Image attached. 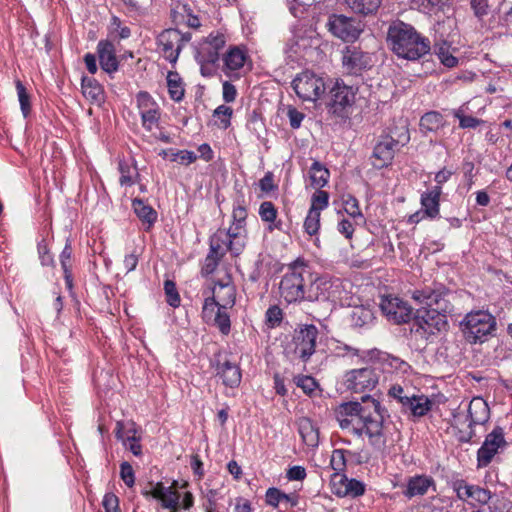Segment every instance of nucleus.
Returning a JSON list of instances; mask_svg holds the SVG:
<instances>
[{
    "mask_svg": "<svg viewBox=\"0 0 512 512\" xmlns=\"http://www.w3.org/2000/svg\"><path fill=\"white\" fill-rule=\"evenodd\" d=\"M363 403L350 401L341 403L336 411L339 426L349 433L367 439L377 452L384 453L395 442L396 427L389 419L386 409L369 394L361 397Z\"/></svg>",
    "mask_w": 512,
    "mask_h": 512,
    "instance_id": "nucleus-1",
    "label": "nucleus"
},
{
    "mask_svg": "<svg viewBox=\"0 0 512 512\" xmlns=\"http://www.w3.org/2000/svg\"><path fill=\"white\" fill-rule=\"evenodd\" d=\"M370 359H377L372 365L353 369L344 376V384L348 390L354 393H366L372 391L379 382L381 370L392 372L393 370L405 371L408 366L406 362L393 357L378 349L366 351Z\"/></svg>",
    "mask_w": 512,
    "mask_h": 512,
    "instance_id": "nucleus-2",
    "label": "nucleus"
},
{
    "mask_svg": "<svg viewBox=\"0 0 512 512\" xmlns=\"http://www.w3.org/2000/svg\"><path fill=\"white\" fill-rule=\"evenodd\" d=\"M350 283L329 274H314L308 285V302L349 305Z\"/></svg>",
    "mask_w": 512,
    "mask_h": 512,
    "instance_id": "nucleus-3",
    "label": "nucleus"
},
{
    "mask_svg": "<svg viewBox=\"0 0 512 512\" xmlns=\"http://www.w3.org/2000/svg\"><path fill=\"white\" fill-rule=\"evenodd\" d=\"M313 276L310 265L303 259L290 263L280 282L281 297L287 303L307 301L308 286Z\"/></svg>",
    "mask_w": 512,
    "mask_h": 512,
    "instance_id": "nucleus-4",
    "label": "nucleus"
},
{
    "mask_svg": "<svg viewBox=\"0 0 512 512\" xmlns=\"http://www.w3.org/2000/svg\"><path fill=\"white\" fill-rule=\"evenodd\" d=\"M496 327V318L487 310L471 311L460 322L464 338L472 344L485 342L495 334Z\"/></svg>",
    "mask_w": 512,
    "mask_h": 512,
    "instance_id": "nucleus-5",
    "label": "nucleus"
},
{
    "mask_svg": "<svg viewBox=\"0 0 512 512\" xmlns=\"http://www.w3.org/2000/svg\"><path fill=\"white\" fill-rule=\"evenodd\" d=\"M357 93V86L348 85L343 79H336L328 93V113L340 121L349 119Z\"/></svg>",
    "mask_w": 512,
    "mask_h": 512,
    "instance_id": "nucleus-6",
    "label": "nucleus"
},
{
    "mask_svg": "<svg viewBox=\"0 0 512 512\" xmlns=\"http://www.w3.org/2000/svg\"><path fill=\"white\" fill-rule=\"evenodd\" d=\"M386 41L399 58L406 60H418L430 51V40L420 34H387Z\"/></svg>",
    "mask_w": 512,
    "mask_h": 512,
    "instance_id": "nucleus-7",
    "label": "nucleus"
},
{
    "mask_svg": "<svg viewBox=\"0 0 512 512\" xmlns=\"http://www.w3.org/2000/svg\"><path fill=\"white\" fill-rule=\"evenodd\" d=\"M446 314L439 310H427L426 307H421L417 309L412 331L428 340L430 336L446 330L448 325Z\"/></svg>",
    "mask_w": 512,
    "mask_h": 512,
    "instance_id": "nucleus-8",
    "label": "nucleus"
},
{
    "mask_svg": "<svg viewBox=\"0 0 512 512\" xmlns=\"http://www.w3.org/2000/svg\"><path fill=\"white\" fill-rule=\"evenodd\" d=\"M291 85L296 95L303 101L315 102L326 91L324 79L310 70L297 74Z\"/></svg>",
    "mask_w": 512,
    "mask_h": 512,
    "instance_id": "nucleus-9",
    "label": "nucleus"
},
{
    "mask_svg": "<svg viewBox=\"0 0 512 512\" xmlns=\"http://www.w3.org/2000/svg\"><path fill=\"white\" fill-rule=\"evenodd\" d=\"M449 290L440 283L427 286L413 292V299L419 304L426 306L427 310H439L442 313H449L452 310L447 297Z\"/></svg>",
    "mask_w": 512,
    "mask_h": 512,
    "instance_id": "nucleus-10",
    "label": "nucleus"
},
{
    "mask_svg": "<svg viewBox=\"0 0 512 512\" xmlns=\"http://www.w3.org/2000/svg\"><path fill=\"white\" fill-rule=\"evenodd\" d=\"M318 335L319 330L313 324L302 325L294 331L292 339L293 353L302 362L306 363L315 353Z\"/></svg>",
    "mask_w": 512,
    "mask_h": 512,
    "instance_id": "nucleus-11",
    "label": "nucleus"
},
{
    "mask_svg": "<svg viewBox=\"0 0 512 512\" xmlns=\"http://www.w3.org/2000/svg\"><path fill=\"white\" fill-rule=\"evenodd\" d=\"M245 247L244 237L231 233L228 229L217 230L209 240V251L220 256L230 252L233 256L241 254Z\"/></svg>",
    "mask_w": 512,
    "mask_h": 512,
    "instance_id": "nucleus-12",
    "label": "nucleus"
},
{
    "mask_svg": "<svg viewBox=\"0 0 512 512\" xmlns=\"http://www.w3.org/2000/svg\"><path fill=\"white\" fill-rule=\"evenodd\" d=\"M506 445L503 428L500 426L494 427V429L486 435L484 442L477 450V467H487L494 456L500 451H503Z\"/></svg>",
    "mask_w": 512,
    "mask_h": 512,
    "instance_id": "nucleus-13",
    "label": "nucleus"
},
{
    "mask_svg": "<svg viewBox=\"0 0 512 512\" xmlns=\"http://www.w3.org/2000/svg\"><path fill=\"white\" fill-rule=\"evenodd\" d=\"M450 486L459 500L468 502L471 505L475 503L486 505L492 497V493L488 489L469 484L466 480L459 477L453 478L450 481Z\"/></svg>",
    "mask_w": 512,
    "mask_h": 512,
    "instance_id": "nucleus-14",
    "label": "nucleus"
},
{
    "mask_svg": "<svg viewBox=\"0 0 512 512\" xmlns=\"http://www.w3.org/2000/svg\"><path fill=\"white\" fill-rule=\"evenodd\" d=\"M224 34H209L197 45L195 60L198 64H216L219 60L220 50L225 45Z\"/></svg>",
    "mask_w": 512,
    "mask_h": 512,
    "instance_id": "nucleus-15",
    "label": "nucleus"
},
{
    "mask_svg": "<svg viewBox=\"0 0 512 512\" xmlns=\"http://www.w3.org/2000/svg\"><path fill=\"white\" fill-rule=\"evenodd\" d=\"M371 55L363 52L359 47L346 46L342 50V66L350 75H361L372 67Z\"/></svg>",
    "mask_w": 512,
    "mask_h": 512,
    "instance_id": "nucleus-16",
    "label": "nucleus"
},
{
    "mask_svg": "<svg viewBox=\"0 0 512 512\" xmlns=\"http://www.w3.org/2000/svg\"><path fill=\"white\" fill-rule=\"evenodd\" d=\"M380 309L386 318L395 324L407 323L412 317V308L409 304L396 296H383Z\"/></svg>",
    "mask_w": 512,
    "mask_h": 512,
    "instance_id": "nucleus-17",
    "label": "nucleus"
},
{
    "mask_svg": "<svg viewBox=\"0 0 512 512\" xmlns=\"http://www.w3.org/2000/svg\"><path fill=\"white\" fill-rule=\"evenodd\" d=\"M137 108L145 130L151 131L160 120V108L154 98L146 91H140L136 95Z\"/></svg>",
    "mask_w": 512,
    "mask_h": 512,
    "instance_id": "nucleus-18",
    "label": "nucleus"
},
{
    "mask_svg": "<svg viewBox=\"0 0 512 512\" xmlns=\"http://www.w3.org/2000/svg\"><path fill=\"white\" fill-rule=\"evenodd\" d=\"M211 366L216 371L222 384L229 388H236L242 380V372L238 363L231 361L226 356L218 355L212 361Z\"/></svg>",
    "mask_w": 512,
    "mask_h": 512,
    "instance_id": "nucleus-19",
    "label": "nucleus"
},
{
    "mask_svg": "<svg viewBox=\"0 0 512 512\" xmlns=\"http://www.w3.org/2000/svg\"><path fill=\"white\" fill-rule=\"evenodd\" d=\"M332 491L339 497L356 498L365 493V484L355 478H348L346 475L335 474L332 479Z\"/></svg>",
    "mask_w": 512,
    "mask_h": 512,
    "instance_id": "nucleus-20",
    "label": "nucleus"
},
{
    "mask_svg": "<svg viewBox=\"0 0 512 512\" xmlns=\"http://www.w3.org/2000/svg\"><path fill=\"white\" fill-rule=\"evenodd\" d=\"M402 494L407 499L421 497L427 494L430 488L436 491L435 480L425 474L414 475L407 479L406 484L402 486Z\"/></svg>",
    "mask_w": 512,
    "mask_h": 512,
    "instance_id": "nucleus-21",
    "label": "nucleus"
},
{
    "mask_svg": "<svg viewBox=\"0 0 512 512\" xmlns=\"http://www.w3.org/2000/svg\"><path fill=\"white\" fill-rule=\"evenodd\" d=\"M395 145L390 140L380 136L371 156L372 166L376 169H382L391 165L396 151L400 149Z\"/></svg>",
    "mask_w": 512,
    "mask_h": 512,
    "instance_id": "nucleus-22",
    "label": "nucleus"
},
{
    "mask_svg": "<svg viewBox=\"0 0 512 512\" xmlns=\"http://www.w3.org/2000/svg\"><path fill=\"white\" fill-rule=\"evenodd\" d=\"M434 405L433 400L424 394L411 393L409 398L404 399L402 411L410 414L413 418H421L427 415Z\"/></svg>",
    "mask_w": 512,
    "mask_h": 512,
    "instance_id": "nucleus-23",
    "label": "nucleus"
},
{
    "mask_svg": "<svg viewBox=\"0 0 512 512\" xmlns=\"http://www.w3.org/2000/svg\"><path fill=\"white\" fill-rule=\"evenodd\" d=\"M97 56L100 67L108 74L115 73L119 68L115 46L108 40H101L97 44Z\"/></svg>",
    "mask_w": 512,
    "mask_h": 512,
    "instance_id": "nucleus-24",
    "label": "nucleus"
},
{
    "mask_svg": "<svg viewBox=\"0 0 512 512\" xmlns=\"http://www.w3.org/2000/svg\"><path fill=\"white\" fill-rule=\"evenodd\" d=\"M375 320L374 311L363 305L354 307L350 314L351 327L360 333L371 329Z\"/></svg>",
    "mask_w": 512,
    "mask_h": 512,
    "instance_id": "nucleus-25",
    "label": "nucleus"
},
{
    "mask_svg": "<svg viewBox=\"0 0 512 512\" xmlns=\"http://www.w3.org/2000/svg\"><path fill=\"white\" fill-rule=\"evenodd\" d=\"M249 60L248 49L244 45L229 47L223 57L226 74L242 69Z\"/></svg>",
    "mask_w": 512,
    "mask_h": 512,
    "instance_id": "nucleus-26",
    "label": "nucleus"
},
{
    "mask_svg": "<svg viewBox=\"0 0 512 512\" xmlns=\"http://www.w3.org/2000/svg\"><path fill=\"white\" fill-rule=\"evenodd\" d=\"M411 7L427 15H435L438 17L437 22L440 23L442 12L444 15L452 12L449 0H410Z\"/></svg>",
    "mask_w": 512,
    "mask_h": 512,
    "instance_id": "nucleus-27",
    "label": "nucleus"
},
{
    "mask_svg": "<svg viewBox=\"0 0 512 512\" xmlns=\"http://www.w3.org/2000/svg\"><path fill=\"white\" fill-rule=\"evenodd\" d=\"M469 427L485 424L490 418V409L487 402L481 397H474L468 405Z\"/></svg>",
    "mask_w": 512,
    "mask_h": 512,
    "instance_id": "nucleus-28",
    "label": "nucleus"
},
{
    "mask_svg": "<svg viewBox=\"0 0 512 512\" xmlns=\"http://www.w3.org/2000/svg\"><path fill=\"white\" fill-rule=\"evenodd\" d=\"M441 194L440 186H434L421 194V206L424 216L430 219L439 217Z\"/></svg>",
    "mask_w": 512,
    "mask_h": 512,
    "instance_id": "nucleus-29",
    "label": "nucleus"
},
{
    "mask_svg": "<svg viewBox=\"0 0 512 512\" xmlns=\"http://www.w3.org/2000/svg\"><path fill=\"white\" fill-rule=\"evenodd\" d=\"M381 136L396 144L395 146L398 148L403 147L410 141L408 124L405 120L393 123L388 127L387 132Z\"/></svg>",
    "mask_w": 512,
    "mask_h": 512,
    "instance_id": "nucleus-30",
    "label": "nucleus"
},
{
    "mask_svg": "<svg viewBox=\"0 0 512 512\" xmlns=\"http://www.w3.org/2000/svg\"><path fill=\"white\" fill-rule=\"evenodd\" d=\"M258 213L261 220L268 224L267 229L269 232L273 230L285 231L283 222L277 219L278 210L271 201L262 202Z\"/></svg>",
    "mask_w": 512,
    "mask_h": 512,
    "instance_id": "nucleus-31",
    "label": "nucleus"
},
{
    "mask_svg": "<svg viewBox=\"0 0 512 512\" xmlns=\"http://www.w3.org/2000/svg\"><path fill=\"white\" fill-rule=\"evenodd\" d=\"M355 19L342 14H332L326 23L329 32H362V29L355 27Z\"/></svg>",
    "mask_w": 512,
    "mask_h": 512,
    "instance_id": "nucleus-32",
    "label": "nucleus"
},
{
    "mask_svg": "<svg viewBox=\"0 0 512 512\" xmlns=\"http://www.w3.org/2000/svg\"><path fill=\"white\" fill-rule=\"evenodd\" d=\"M246 218H247V209L243 205V201H237L233 206L232 212V225L228 228V230L237 236H242L244 239L246 238Z\"/></svg>",
    "mask_w": 512,
    "mask_h": 512,
    "instance_id": "nucleus-33",
    "label": "nucleus"
},
{
    "mask_svg": "<svg viewBox=\"0 0 512 512\" xmlns=\"http://www.w3.org/2000/svg\"><path fill=\"white\" fill-rule=\"evenodd\" d=\"M83 95L86 99L100 103L104 99V91L101 84L94 78L84 76L81 80Z\"/></svg>",
    "mask_w": 512,
    "mask_h": 512,
    "instance_id": "nucleus-34",
    "label": "nucleus"
},
{
    "mask_svg": "<svg viewBox=\"0 0 512 512\" xmlns=\"http://www.w3.org/2000/svg\"><path fill=\"white\" fill-rule=\"evenodd\" d=\"M299 434L303 442L309 447H316L319 443L318 429L308 418H303L299 422Z\"/></svg>",
    "mask_w": 512,
    "mask_h": 512,
    "instance_id": "nucleus-35",
    "label": "nucleus"
},
{
    "mask_svg": "<svg viewBox=\"0 0 512 512\" xmlns=\"http://www.w3.org/2000/svg\"><path fill=\"white\" fill-rule=\"evenodd\" d=\"M132 207L137 217L150 228L157 220V212L142 199L135 198L132 201Z\"/></svg>",
    "mask_w": 512,
    "mask_h": 512,
    "instance_id": "nucleus-36",
    "label": "nucleus"
},
{
    "mask_svg": "<svg viewBox=\"0 0 512 512\" xmlns=\"http://www.w3.org/2000/svg\"><path fill=\"white\" fill-rule=\"evenodd\" d=\"M444 126V117L437 111H430L425 113L419 123L420 131L423 134L428 132H435Z\"/></svg>",
    "mask_w": 512,
    "mask_h": 512,
    "instance_id": "nucleus-37",
    "label": "nucleus"
},
{
    "mask_svg": "<svg viewBox=\"0 0 512 512\" xmlns=\"http://www.w3.org/2000/svg\"><path fill=\"white\" fill-rule=\"evenodd\" d=\"M167 86L169 96L173 101L180 102L183 100L185 90L182 83V79L177 72H168Z\"/></svg>",
    "mask_w": 512,
    "mask_h": 512,
    "instance_id": "nucleus-38",
    "label": "nucleus"
},
{
    "mask_svg": "<svg viewBox=\"0 0 512 512\" xmlns=\"http://www.w3.org/2000/svg\"><path fill=\"white\" fill-rule=\"evenodd\" d=\"M313 39L308 34H293L289 41V50L295 56L303 57L306 50L312 47Z\"/></svg>",
    "mask_w": 512,
    "mask_h": 512,
    "instance_id": "nucleus-39",
    "label": "nucleus"
},
{
    "mask_svg": "<svg viewBox=\"0 0 512 512\" xmlns=\"http://www.w3.org/2000/svg\"><path fill=\"white\" fill-rule=\"evenodd\" d=\"M310 181L313 187H324L329 179L330 173L320 162L314 161L309 170Z\"/></svg>",
    "mask_w": 512,
    "mask_h": 512,
    "instance_id": "nucleus-40",
    "label": "nucleus"
},
{
    "mask_svg": "<svg viewBox=\"0 0 512 512\" xmlns=\"http://www.w3.org/2000/svg\"><path fill=\"white\" fill-rule=\"evenodd\" d=\"M345 3L355 13L368 15L378 9L381 0H345Z\"/></svg>",
    "mask_w": 512,
    "mask_h": 512,
    "instance_id": "nucleus-41",
    "label": "nucleus"
},
{
    "mask_svg": "<svg viewBox=\"0 0 512 512\" xmlns=\"http://www.w3.org/2000/svg\"><path fill=\"white\" fill-rule=\"evenodd\" d=\"M71 257H72V247L70 242L67 240L61 254H60V263L64 272V277L66 283L69 287L72 285V273H71Z\"/></svg>",
    "mask_w": 512,
    "mask_h": 512,
    "instance_id": "nucleus-42",
    "label": "nucleus"
},
{
    "mask_svg": "<svg viewBox=\"0 0 512 512\" xmlns=\"http://www.w3.org/2000/svg\"><path fill=\"white\" fill-rule=\"evenodd\" d=\"M452 114L459 120V127L462 129H475L481 124H484V120L482 119L465 115L462 107L453 110Z\"/></svg>",
    "mask_w": 512,
    "mask_h": 512,
    "instance_id": "nucleus-43",
    "label": "nucleus"
},
{
    "mask_svg": "<svg viewBox=\"0 0 512 512\" xmlns=\"http://www.w3.org/2000/svg\"><path fill=\"white\" fill-rule=\"evenodd\" d=\"M227 308L228 307H226V305L219 306L214 317V323L223 335H228L231 330V321L230 316L226 311Z\"/></svg>",
    "mask_w": 512,
    "mask_h": 512,
    "instance_id": "nucleus-44",
    "label": "nucleus"
},
{
    "mask_svg": "<svg viewBox=\"0 0 512 512\" xmlns=\"http://www.w3.org/2000/svg\"><path fill=\"white\" fill-rule=\"evenodd\" d=\"M18 100L20 104L21 112L24 118H27L31 113L30 95L28 94L25 86L20 80L15 82Z\"/></svg>",
    "mask_w": 512,
    "mask_h": 512,
    "instance_id": "nucleus-45",
    "label": "nucleus"
},
{
    "mask_svg": "<svg viewBox=\"0 0 512 512\" xmlns=\"http://www.w3.org/2000/svg\"><path fill=\"white\" fill-rule=\"evenodd\" d=\"M128 432H133L124 442L122 443L123 446L131 451V453L139 457L142 455V446L140 444V437L136 436V428L135 424L131 423V428L128 430Z\"/></svg>",
    "mask_w": 512,
    "mask_h": 512,
    "instance_id": "nucleus-46",
    "label": "nucleus"
},
{
    "mask_svg": "<svg viewBox=\"0 0 512 512\" xmlns=\"http://www.w3.org/2000/svg\"><path fill=\"white\" fill-rule=\"evenodd\" d=\"M295 385L303 390L307 395H311L318 388L316 380L309 375H296L293 379Z\"/></svg>",
    "mask_w": 512,
    "mask_h": 512,
    "instance_id": "nucleus-47",
    "label": "nucleus"
},
{
    "mask_svg": "<svg viewBox=\"0 0 512 512\" xmlns=\"http://www.w3.org/2000/svg\"><path fill=\"white\" fill-rule=\"evenodd\" d=\"M320 228V213L316 209H309L304 221V230L310 236L317 234Z\"/></svg>",
    "mask_w": 512,
    "mask_h": 512,
    "instance_id": "nucleus-48",
    "label": "nucleus"
},
{
    "mask_svg": "<svg viewBox=\"0 0 512 512\" xmlns=\"http://www.w3.org/2000/svg\"><path fill=\"white\" fill-rule=\"evenodd\" d=\"M164 291L167 303L173 308L179 307L181 302L180 295L177 291L176 284L172 280H166L164 282Z\"/></svg>",
    "mask_w": 512,
    "mask_h": 512,
    "instance_id": "nucleus-49",
    "label": "nucleus"
},
{
    "mask_svg": "<svg viewBox=\"0 0 512 512\" xmlns=\"http://www.w3.org/2000/svg\"><path fill=\"white\" fill-rule=\"evenodd\" d=\"M283 319V311L277 306H270L265 313V321L268 327L275 328L279 326Z\"/></svg>",
    "mask_w": 512,
    "mask_h": 512,
    "instance_id": "nucleus-50",
    "label": "nucleus"
},
{
    "mask_svg": "<svg viewBox=\"0 0 512 512\" xmlns=\"http://www.w3.org/2000/svg\"><path fill=\"white\" fill-rule=\"evenodd\" d=\"M179 500L180 494L172 487H168L160 501L163 508L176 510L179 506Z\"/></svg>",
    "mask_w": 512,
    "mask_h": 512,
    "instance_id": "nucleus-51",
    "label": "nucleus"
},
{
    "mask_svg": "<svg viewBox=\"0 0 512 512\" xmlns=\"http://www.w3.org/2000/svg\"><path fill=\"white\" fill-rule=\"evenodd\" d=\"M350 453L344 449H335L332 452L330 465L331 468L336 472L335 474H339L340 471H343L346 467V457L345 454Z\"/></svg>",
    "mask_w": 512,
    "mask_h": 512,
    "instance_id": "nucleus-52",
    "label": "nucleus"
},
{
    "mask_svg": "<svg viewBox=\"0 0 512 512\" xmlns=\"http://www.w3.org/2000/svg\"><path fill=\"white\" fill-rule=\"evenodd\" d=\"M343 209L353 219L363 218V214L359 208L358 200L352 195H348L343 200Z\"/></svg>",
    "mask_w": 512,
    "mask_h": 512,
    "instance_id": "nucleus-53",
    "label": "nucleus"
},
{
    "mask_svg": "<svg viewBox=\"0 0 512 512\" xmlns=\"http://www.w3.org/2000/svg\"><path fill=\"white\" fill-rule=\"evenodd\" d=\"M216 292V287L213 289V294ZM222 303L220 301H217L215 298V295L206 297L203 304L202 309V316L205 320L211 319L214 313L215 308L218 309L219 306H221Z\"/></svg>",
    "mask_w": 512,
    "mask_h": 512,
    "instance_id": "nucleus-54",
    "label": "nucleus"
},
{
    "mask_svg": "<svg viewBox=\"0 0 512 512\" xmlns=\"http://www.w3.org/2000/svg\"><path fill=\"white\" fill-rule=\"evenodd\" d=\"M329 204V195L326 191L318 190L312 196V204L310 209H316L320 213L321 210L325 209Z\"/></svg>",
    "mask_w": 512,
    "mask_h": 512,
    "instance_id": "nucleus-55",
    "label": "nucleus"
},
{
    "mask_svg": "<svg viewBox=\"0 0 512 512\" xmlns=\"http://www.w3.org/2000/svg\"><path fill=\"white\" fill-rule=\"evenodd\" d=\"M120 478L128 487L135 484V473L130 463L124 461L120 465Z\"/></svg>",
    "mask_w": 512,
    "mask_h": 512,
    "instance_id": "nucleus-56",
    "label": "nucleus"
},
{
    "mask_svg": "<svg viewBox=\"0 0 512 512\" xmlns=\"http://www.w3.org/2000/svg\"><path fill=\"white\" fill-rule=\"evenodd\" d=\"M219 290L224 292L225 297L220 298V301H222V305H226V307H232L235 304V288L233 285L230 284H222L218 283Z\"/></svg>",
    "mask_w": 512,
    "mask_h": 512,
    "instance_id": "nucleus-57",
    "label": "nucleus"
},
{
    "mask_svg": "<svg viewBox=\"0 0 512 512\" xmlns=\"http://www.w3.org/2000/svg\"><path fill=\"white\" fill-rule=\"evenodd\" d=\"M222 258L223 256L216 255L209 251L205 258L202 271L207 275L214 273Z\"/></svg>",
    "mask_w": 512,
    "mask_h": 512,
    "instance_id": "nucleus-58",
    "label": "nucleus"
},
{
    "mask_svg": "<svg viewBox=\"0 0 512 512\" xmlns=\"http://www.w3.org/2000/svg\"><path fill=\"white\" fill-rule=\"evenodd\" d=\"M315 0H292L290 11L295 17H301Z\"/></svg>",
    "mask_w": 512,
    "mask_h": 512,
    "instance_id": "nucleus-59",
    "label": "nucleus"
},
{
    "mask_svg": "<svg viewBox=\"0 0 512 512\" xmlns=\"http://www.w3.org/2000/svg\"><path fill=\"white\" fill-rule=\"evenodd\" d=\"M102 504L105 512H120L119 498L114 493H106Z\"/></svg>",
    "mask_w": 512,
    "mask_h": 512,
    "instance_id": "nucleus-60",
    "label": "nucleus"
},
{
    "mask_svg": "<svg viewBox=\"0 0 512 512\" xmlns=\"http://www.w3.org/2000/svg\"><path fill=\"white\" fill-rule=\"evenodd\" d=\"M287 116L289 119V124L293 129L300 128L302 121L305 118L304 113L300 112L299 110L291 106L288 108Z\"/></svg>",
    "mask_w": 512,
    "mask_h": 512,
    "instance_id": "nucleus-61",
    "label": "nucleus"
},
{
    "mask_svg": "<svg viewBox=\"0 0 512 512\" xmlns=\"http://www.w3.org/2000/svg\"><path fill=\"white\" fill-rule=\"evenodd\" d=\"M232 113L233 110L225 105H220L214 110V116H217L221 119V123L225 129L230 125V118Z\"/></svg>",
    "mask_w": 512,
    "mask_h": 512,
    "instance_id": "nucleus-62",
    "label": "nucleus"
},
{
    "mask_svg": "<svg viewBox=\"0 0 512 512\" xmlns=\"http://www.w3.org/2000/svg\"><path fill=\"white\" fill-rule=\"evenodd\" d=\"M284 493L277 488H269L266 491V503L270 506L277 507L283 501Z\"/></svg>",
    "mask_w": 512,
    "mask_h": 512,
    "instance_id": "nucleus-63",
    "label": "nucleus"
},
{
    "mask_svg": "<svg viewBox=\"0 0 512 512\" xmlns=\"http://www.w3.org/2000/svg\"><path fill=\"white\" fill-rule=\"evenodd\" d=\"M438 57L441 63L448 68H453L458 64V59L443 47L439 49Z\"/></svg>",
    "mask_w": 512,
    "mask_h": 512,
    "instance_id": "nucleus-64",
    "label": "nucleus"
}]
</instances>
